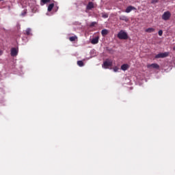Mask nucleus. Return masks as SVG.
<instances>
[{"instance_id":"17","label":"nucleus","mask_w":175,"mask_h":175,"mask_svg":"<svg viewBox=\"0 0 175 175\" xmlns=\"http://www.w3.org/2000/svg\"><path fill=\"white\" fill-rule=\"evenodd\" d=\"M77 64L78 66H84V62L81 60L78 61Z\"/></svg>"},{"instance_id":"2","label":"nucleus","mask_w":175,"mask_h":175,"mask_svg":"<svg viewBox=\"0 0 175 175\" xmlns=\"http://www.w3.org/2000/svg\"><path fill=\"white\" fill-rule=\"evenodd\" d=\"M109 66H113V60L107 59L103 64V68L104 69H109Z\"/></svg>"},{"instance_id":"13","label":"nucleus","mask_w":175,"mask_h":175,"mask_svg":"<svg viewBox=\"0 0 175 175\" xmlns=\"http://www.w3.org/2000/svg\"><path fill=\"white\" fill-rule=\"evenodd\" d=\"M145 32H148V33H152V32H155V29L149 27L145 30Z\"/></svg>"},{"instance_id":"11","label":"nucleus","mask_w":175,"mask_h":175,"mask_svg":"<svg viewBox=\"0 0 175 175\" xmlns=\"http://www.w3.org/2000/svg\"><path fill=\"white\" fill-rule=\"evenodd\" d=\"M122 70H128L129 69V65L124 64L121 66Z\"/></svg>"},{"instance_id":"10","label":"nucleus","mask_w":175,"mask_h":175,"mask_svg":"<svg viewBox=\"0 0 175 175\" xmlns=\"http://www.w3.org/2000/svg\"><path fill=\"white\" fill-rule=\"evenodd\" d=\"M119 18L122 21H125L126 23H128L129 21V18H128L126 16L124 15L120 16Z\"/></svg>"},{"instance_id":"26","label":"nucleus","mask_w":175,"mask_h":175,"mask_svg":"<svg viewBox=\"0 0 175 175\" xmlns=\"http://www.w3.org/2000/svg\"><path fill=\"white\" fill-rule=\"evenodd\" d=\"M173 49L175 50V46H174Z\"/></svg>"},{"instance_id":"24","label":"nucleus","mask_w":175,"mask_h":175,"mask_svg":"<svg viewBox=\"0 0 175 175\" xmlns=\"http://www.w3.org/2000/svg\"><path fill=\"white\" fill-rule=\"evenodd\" d=\"M151 3H158V0H152Z\"/></svg>"},{"instance_id":"23","label":"nucleus","mask_w":175,"mask_h":175,"mask_svg":"<svg viewBox=\"0 0 175 175\" xmlns=\"http://www.w3.org/2000/svg\"><path fill=\"white\" fill-rule=\"evenodd\" d=\"M118 69H120V68H118V67L115 66V67L113 68V71H114V72H118Z\"/></svg>"},{"instance_id":"27","label":"nucleus","mask_w":175,"mask_h":175,"mask_svg":"<svg viewBox=\"0 0 175 175\" xmlns=\"http://www.w3.org/2000/svg\"><path fill=\"white\" fill-rule=\"evenodd\" d=\"M3 1V0H0V1Z\"/></svg>"},{"instance_id":"4","label":"nucleus","mask_w":175,"mask_h":175,"mask_svg":"<svg viewBox=\"0 0 175 175\" xmlns=\"http://www.w3.org/2000/svg\"><path fill=\"white\" fill-rule=\"evenodd\" d=\"M169 56V53L165 52V53H161L155 55V58H166V57Z\"/></svg>"},{"instance_id":"7","label":"nucleus","mask_w":175,"mask_h":175,"mask_svg":"<svg viewBox=\"0 0 175 175\" xmlns=\"http://www.w3.org/2000/svg\"><path fill=\"white\" fill-rule=\"evenodd\" d=\"M147 68L149 69L152 68V69H159V65L157 64H148Z\"/></svg>"},{"instance_id":"12","label":"nucleus","mask_w":175,"mask_h":175,"mask_svg":"<svg viewBox=\"0 0 175 175\" xmlns=\"http://www.w3.org/2000/svg\"><path fill=\"white\" fill-rule=\"evenodd\" d=\"M51 2V0H40V5L41 6H43L44 5H46V3H50Z\"/></svg>"},{"instance_id":"22","label":"nucleus","mask_w":175,"mask_h":175,"mask_svg":"<svg viewBox=\"0 0 175 175\" xmlns=\"http://www.w3.org/2000/svg\"><path fill=\"white\" fill-rule=\"evenodd\" d=\"M102 17H103L104 18H107V17H109V15L107 14H103Z\"/></svg>"},{"instance_id":"9","label":"nucleus","mask_w":175,"mask_h":175,"mask_svg":"<svg viewBox=\"0 0 175 175\" xmlns=\"http://www.w3.org/2000/svg\"><path fill=\"white\" fill-rule=\"evenodd\" d=\"M92 44H98L99 43V37H96L91 40Z\"/></svg>"},{"instance_id":"3","label":"nucleus","mask_w":175,"mask_h":175,"mask_svg":"<svg viewBox=\"0 0 175 175\" xmlns=\"http://www.w3.org/2000/svg\"><path fill=\"white\" fill-rule=\"evenodd\" d=\"M170 17H172V13L169 11L165 12L163 15L161 16L162 20L164 21H167V20H170Z\"/></svg>"},{"instance_id":"6","label":"nucleus","mask_w":175,"mask_h":175,"mask_svg":"<svg viewBox=\"0 0 175 175\" xmlns=\"http://www.w3.org/2000/svg\"><path fill=\"white\" fill-rule=\"evenodd\" d=\"M18 54V48H12L11 49V56L12 57H16Z\"/></svg>"},{"instance_id":"16","label":"nucleus","mask_w":175,"mask_h":175,"mask_svg":"<svg viewBox=\"0 0 175 175\" xmlns=\"http://www.w3.org/2000/svg\"><path fill=\"white\" fill-rule=\"evenodd\" d=\"M69 40L70 42H75V40H77V37L76 36H71L69 38Z\"/></svg>"},{"instance_id":"8","label":"nucleus","mask_w":175,"mask_h":175,"mask_svg":"<svg viewBox=\"0 0 175 175\" xmlns=\"http://www.w3.org/2000/svg\"><path fill=\"white\" fill-rule=\"evenodd\" d=\"M131 10H136V8H135L132 5H129V7L126 8L125 12H126V13H131Z\"/></svg>"},{"instance_id":"25","label":"nucleus","mask_w":175,"mask_h":175,"mask_svg":"<svg viewBox=\"0 0 175 175\" xmlns=\"http://www.w3.org/2000/svg\"><path fill=\"white\" fill-rule=\"evenodd\" d=\"M2 54H3V52L2 51L0 50V55H2Z\"/></svg>"},{"instance_id":"20","label":"nucleus","mask_w":175,"mask_h":175,"mask_svg":"<svg viewBox=\"0 0 175 175\" xmlns=\"http://www.w3.org/2000/svg\"><path fill=\"white\" fill-rule=\"evenodd\" d=\"M25 14H27V10H24L23 11V12L21 13V16H25Z\"/></svg>"},{"instance_id":"14","label":"nucleus","mask_w":175,"mask_h":175,"mask_svg":"<svg viewBox=\"0 0 175 175\" xmlns=\"http://www.w3.org/2000/svg\"><path fill=\"white\" fill-rule=\"evenodd\" d=\"M107 33H109V31L106 29H103L101 31V34L103 36H106V35H107Z\"/></svg>"},{"instance_id":"1","label":"nucleus","mask_w":175,"mask_h":175,"mask_svg":"<svg viewBox=\"0 0 175 175\" xmlns=\"http://www.w3.org/2000/svg\"><path fill=\"white\" fill-rule=\"evenodd\" d=\"M118 39H120L121 40H126L128 39V33L123 30H121L118 33Z\"/></svg>"},{"instance_id":"15","label":"nucleus","mask_w":175,"mask_h":175,"mask_svg":"<svg viewBox=\"0 0 175 175\" xmlns=\"http://www.w3.org/2000/svg\"><path fill=\"white\" fill-rule=\"evenodd\" d=\"M54 8V3H51L48 6V12H51Z\"/></svg>"},{"instance_id":"19","label":"nucleus","mask_w":175,"mask_h":175,"mask_svg":"<svg viewBox=\"0 0 175 175\" xmlns=\"http://www.w3.org/2000/svg\"><path fill=\"white\" fill-rule=\"evenodd\" d=\"M95 25H96V22H92V23H90V27H95Z\"/></svg>"},{"instance_id":"5","label":"nucleus","mask_w":175,"mask_h":175,"mask_svg":"<svg viewBox=\"0 0 175 175\" xmlns=\"http://www.w3.org/2000/svg\"><path fill=\"white\" fill-rule=\"evenodd\" d=\"M95 8V4L92 1H89L87 6H86V10H92Z\"/></svg>"},{"instance_id":"21","label":"nucleus","mask_w":175,"mask_h":175,"mask_svg":"<svg viewBox=\"0 0 175 175\" xmlns=\"http://www.w3.org/2000/svg\"><path fill=\"white\" fill-rule=\"evenodd\" d=\"M158 33L159 36H162V35H163V31L162 30H159Z\"/></svg>"},{"instance_id":"18","label":"nucleus","mask_w":175,"mask_h":175,"mask_svg":"<svg viewBox=\"0 0 175 175\" xmlns=\"http://www.w3.org/2000/svg\"><path fill=\"white\" fill-rule=\"evenodd\" d=\"M26 34L27 35H31V29H26Z\"/></svg>"}]
</instances>
